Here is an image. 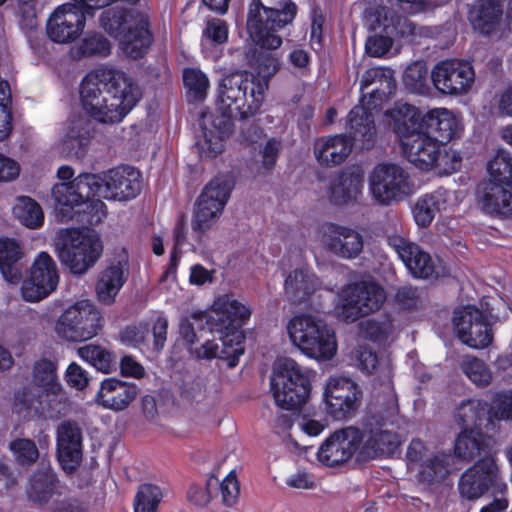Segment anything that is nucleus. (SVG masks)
I'll return each mask as SVG.
<instances>
[{
	"instance_id": "1",
	"label": "nucleus",
	"mask_w": 512,
	"mask_h": 512,
	"mask_svg": "<svg viewBox=\"0 0 512 512\" xmlns=\"http://www.w3.org/2000/svg\"><path fill=\"white\" fill-rule=\"evenodd\" d=\"M141 172L130 165L109 169L103 177L82 173L72 182L55 184L52 196L62 222L75 221L83 226L97 225L106 217V205L99 198L118 201L136 198L142 190Z\"/></svg>"
},
{
	"instance_id": "2",
	"label": "nucleus",
	"mask_w": 512,
	"mask_h": 512,
	"mask_svg": "<svg viewBox=\"0 0 512 512\" xmlns=\"http://www.w3.org/2000/svg\"><path fill=\"white\" fill-rule=\"evenodd\" d=\"M80 103L87 115L101 123L120 122L139 102L142 92L123 71L99 67L80 83Z\"/></svg>"
},
{
	"instance_id": "3",
	"label": "nucleus",
	"mask_w": 512,
	"mask_h": 512,
	"mask_svg": "<svg viewBox=\"0 0 512 512\" xmlns=\"http://www.w3.org/2000/svg\"><path fill=\"white\" fill-rule=\"evenodd\" d=\"M199 316L205 317L210 332L219 335L222 349L219 350L218 344L214 341L207 340L195 349L196 357L206 360L219 358L226 360L229 368L236 367L245 351V335L242 328L249 320L251 310L232 295L225 294L214 301L209 313Z\"/></svg>"
},
{
	"instance_id": "4",
	"label": "nucleus",
	"mask_w": 512,
	"mask_h": 512,
	"mask_svg": "<svg viewBox=\"0 0 512 512\" xmlns=\"http://www.w3.org/2000/svg\"><path fill=\"white\" fill-rule=\"evenodd\" d=\"M362 92L361 105L354 106L348 113V123L357 136L371 144L376 135L373 110L381 107L396 92V81L389 68L373 67L367 69L360 81Z\"/></svg>"
},
{
	"instance_id": "5",
	"label": "nucleus",
	"mask_w": 512,
	"mask_h": 512,
	"mask_svg": "<svg viewBox=\"0 0 512 512\" xmlns=\"http://www.w3.org/2000/svg\"><path fill=\"white\" fill-rule=\"evenodd\" d=\"M489 180L477 185L476 200L488 215L512 219V156L499 149L488 162Z\"/></svg>"
},
{
	"instance_id": "6",
	"label": "nucleus",
	"mask_w": 512,
	"mask_h": 512,
	"mask_svg": "<svg viewBox=\"0 0 512 512\" xmlns=\"http://www.w3.org/2000/svg\"><path fill=\"white\" fill-rule=\"evenodd\" d=\"M102 253L103 243L94 230L87 227L65 228L57 233L55 254L72 275L86 274Z\"/></svg>"
},
{
	"instance_id": "7",
	"label": "nucleus",
	"mask_w": 512,
	"mask_h": 512,
	"mask_svg": "<svg viewBox=\"0 0 512 512\" xmlns=\"http://www.w3.org/2000/svg\"><path fill=\"white\" fill-rule=\"evenodd\" d=\"M297 10L292 0L280 3L279 8L266 7L261 0H252L247 15V31L251 40L261 49H278L283 42L279 31L293 22Z\"/></svg>"
},
{
	"instance_id": "8",
	"label": "nucleus",
	"mask_w": 512,
	"mask_h": 512,
	"mask_svg": "<svg viewBox=\"0 0 512 512\" xmlns=\"http://www.w3.org/2000/svg\"><path fill=\"white\" fill-rule=\"evenodd\" d=\"M312 371L292 358L276 362L270 379L271 391L278 407L292 411L302 407L310 397Z\"/></svg>"
},
{
	"instance_id": "9",
	"label": "nucleus",
	"mask_w": 512,
	"mask_h": 512,
	"mask_svg": "<svg viewBox=\"0 0 512 512\" xmlns=\"http://www.w3.org/2000/svg\"><path fill=\"white\" fill-rule=\"evenodd\" d=\"M287 332L292 343L310 358L330 360L337 352L334 331L318 316H293L288 322Z\"/></svg>"
},
{
	"instance_id": "10",
	"label": "nucleus",
	"mask_w": 512,
	"mask_h": 512,
	"mask_svg": "<svg viewBox=\"0 0 512 512\" xmlns=\"http://www.w3.org/2000/svg\"><path fill=\"white\" fill-rule=\"evenodd\" d=\"M265 85V82L255 83L252 72H231L219 83L220 104L236 110L241 119L251 118L260 112L265 99Z\"/></svg>"
},
{
	"instance_id": "11",
	"label": "nucleus",
	"mask_w": 512,
	"mask_h": 512,
	"mask_svg": "<svg viewBox=\"0 0 512 512\" xmlns=\"http://www.w3.org/2000/svg\"><path fill=\"white\" fill-rule=\"evenodd\" d=\"M457 489L460 497L468 501H476L489 491L492 495L508 494V485L493 455L479 458L466 469L458 480Z\"/></svg>"
},
{
	"instance_id": "12",
	"label": "nucleus",
	"mask_w": 512,
	"mask_h": 512,
	"mask_svg": "<svg viewBox=\"0 0 512 512\" xmlns=\"http://www.w3.org/2000/svg\"><path fill=\"white\" fill-rule=\"evenodd\" d=\"M234 180L228 174H218L204 187L196 202L192 219L194 232L203 233L223 212L234 188Z\"/></svg>"
},
{
	"instance_id": "13",
	"label": "nucleus",
	"mask_w": 512,
	"mask_h": 512,
	"mask_svg": "<svg viewBox=\"0 0 512 512\" xmlns=\"http://www.w3.org/2000/svg\"><path fill=\"white\" fill-rule=\"evenodd\" d=\"M369 188L376 201L383 205L404 200L413 192L410 175L395 163L377 164L369 176Z\"/></svg>"
},
{
	"instance_id": "14",
	"label": "nucleus",
	"mask_w": 512,
	"mask_h": 512,
	"mask_svg": "<svg viewBox=\"0 0 512 512\" xmlns=\"http://www.w3.org/2000/svg\"><path fill=\"white\" fill-rule=\"evenodd\" d=\"M102 328L99 310L88 300H81L67 308L59 317L56 331L71 342H82L96 336Z\"/></svg>"
},
{
	"instance_id": "15",
	"label": "nucleus",
	"mask_w": 512,
	"mask_h": 512,
	"mask_svg": "<svg viewBox=\"0 0 512 512\" xmlns=\"http://www.w3.org/2000/svg\"><path fill=\"white\" fill-rule=\"evenodd\" d=\"M431 83L442 95L461 96L470 91L475 82V70L471 62L450 58L437 62L430 73Z\"/></svg>"
},
{
	"instance_id": "16",
	"label": "nucleus",
	"mask_w": 512,
	"mask_h": 512,
	"mask_svg": "<svg viewBox=\"0 0 512 512\" xmlns=\"http://www.w3.org/2000/svg\"><path fill=\"white\" fill-rule=\"evenodd\" d=\"M341 315L347 322L378 311L386 300L384 288L376 282L355 283L344 288L340 294Z\"/></svg>"
},
{
	"instance_id": "17",
	"label": "nucleus",
	"mask_w": 512,
	"mask_h": 512,
	"mask_svg": "<svg viewBox=\"0 0 512 512\" xmlns=\"http://www.w3.org/2000/svg\"><path fill=\"white\" fill-rule=\"evenodd\" d=\"M371 15L375 16L377 26L383 34H375L367 38L365 52L371 57H382L392 47L394 38H403L413 33L412 22L387 7L376 8Z\"/></svg>"
},
{
	"instance_id": "18",
	"label": "nucleus",
	"mask_w": 512,
	"mask_h": 512,
	"mask_svg": "<svg viewBox=\"0 0 512 512\" xmlns=\"http://www.w3.org/2000/svg\"><path fill=\"white\" fill-rule=\"evenodd\" d=\"M452 321L463 344L474 349H483L492 343V327L487 316L476 306L467 305L455 309Z\"/></svg>"
},
{
	"instance_id": "19",
	"label": "nucleus",
	"mask_w": 512,
	"mask_h": 512,
	"mask_svg": "<svg viewBox=\"0 0 512 512\" xmlns=\"http://www.w3.org/2000/svg\"><path fill=\"white\" fill-rule=\"evenodd\" d=\"M362 391L346 377L330 378L324 390L325 411L333 420H346L359 408Z\"/></svg>"
},
{
	"instance_id": "20",
	"label": "nucleus",
	"mask_w": 512,
	"mask_h": 512,
	"mask_svg": "<svg viewBox=\"0 0 512 512\" xmlns=\"http://www.w3.org/2000/svg\"><path fill=\"white\" fill-rule=\"evenodd\" d=\"M59 273L56 262L47 252H40L34 260L30 275L22 282L21 295L27 302H38L58 286Z\"/></svg>"
},
{
	"instance_id": "21",
	"label": "nucleus",
	"mask_w": 512,
	"mask_h": 512,
	"mask_svg": "<svg viewBox=\"0 0 512 512\" xmlns=\"http://www.w3.org/2000/svg\"><path fill=\"white\" fill-rule=\"evenodd\" d=\"M386 426L383 419L375 417L368 418L363 423V429H361L363 441L358 454L361 460L368 461L390 456L398 450L401 444L400 436Z\"/></svg>"
},
{
	"instance_id": "22",
	"label": "nucleus",
	"mask_w": 512,
	"mask_h": 512,
	"mask_svg": "<svg viewBox=\"0 0 512 512\" xmlns=\"http://www.w3.org/2000/svg\"><path fill=\"white\" fill-rule=\"evenodd\" d=\"M363 441L361 429L354 426L333 432L321 444L317 459L328 467H337L349 461L356 451L359 452Z\"/></svg>"
},
{
	"instance_id": "23",
	"label": "nucleus",
	"mask_w": 512,
	"mask_h": 512,
	"mask_svg": "<svg viewBox=\"0 0 512 512\" xmlns=\"http://www.w3.org/2000/svg\"><path fill=\"white\" fill-rule=\"evenodd\" d=\"M56 454L65 472L73 473L80 466L83 444L82 430L77 422L66 420L57 427Z\"/></svg>"
},
{
	"instance_id": "24",
	"label": "nucleus",
	"mask_w": 512,
	"mask_h": 512,
	"mask_svg": "<svg viewBox=\"0 0 512 512\" xmlns=\"http://www.w3.org/2000/svg\"><path fill=\"white\" fill-rule=\"evenodd\" d=\"M347 125L349 123L347 122ZM350 127V126H348ZM350 136L345 134H337L320 138L315 143V156L318 162L326 167L337 166L343 163L350 155L354 141L362 142L363 148L370 149L374 146L375 137L372 138L371 144L357 136L354 131L349 128Z\"/></svg>"
},
{
	"instance_id": "25",
	"label": "nucleus",
	"mask_w": 512,
	"mask_h": 512,
	"mask_svg": "<svg viewBox=\"0 0 512 512\" xmlns=\"http://www.w3.org/2000/svg\"><path fill=\"white\" fill-rule=\"evenodd\" d=\"M388 243L414 277L427 279L434 274L435 264L432 257L419 245L401 236L389 237Z\"/></svg>"
},
{
	"instance_id": "26",
	"label": "nucleus",
	"mask_w": 512,
	"mask_h": 512,
	"mask_svg": "<svg viewBox=\"0 0 512 512\" xmlns=\"http://www.w3.org/2000/svg\"><path fill=\"white\" fill-rule=\"evenodd\" d=\"M407 160L422 171H429L439 166L441 145L421 131L415 133L410 139L403 140L401 144Z\"/></svg>"
},
{
	"instance_id": "27",
	"label": "nucleus",
	"mask_w": 512,
	"mask_h": 512,
	"mask_svg": "<svg viewBox=\"0 0 512 512\" xmlns=\"http://www.w3.org/2000/svg\"><path fill=\"white\" fill-rule=\"evenodd\" d=\"M239 116L236 110L219 106L216 113L211 115V125L213 130L204 128V144L203 149L206 150L207 156L216 157L224 150L223 141L227 139L234 129V118Z\"/></svg>"
},
{
	"instance_id": "28",
	"label": "nucleus",
	"mask_w": 512,
	"mask_h": 512,
	"mask_svg": "<svg viewBox=\"0 0 512 512\" xmlns=\"http://www.w3.org/2000/svg\"><path fill=\"white\" fill-rule=\"evenodd\" d=\"M153 43L154 35L151 30L150 17L147 13L140 15L132 28L119 40L123 53L133 60L144 58Z\"/></svg>"
},
{
	"instance_id": "29",
	"label": "nucleus",
	"mask_w": 512,
	"mask_h": 512,
	"mask_svg": "<svg viewBox=\"0 0 512 512\" xmlns=\"http://www.w3.org/2000/svg\"><path fill=\"white\" fill-rule=\"evenodd\" d=\"M459 122L446 108L428 111L422 119V131L441 145H446L459 134Z\"/></svg>"
},
{
	"instance_id": "30",
	"label": "nucleus",
	"mask_w": 512,
	"mask_h": 512,
	"mask_svg": "<svg viewBox=\"0 0 512 512\" xmlns=\"http://www.w3.org/2000/svg\"><path fill=\"white\" fill-rule=\"evenodd\" d=\"M138 387L117 378H107L101 382L96 395L97 402L104 408L121 411L136 398Z\"/></svg>"
},
{
	"instance_id": "31",
	"label": "nucleus",
	"mask_w": 512,
	"mask_h": 512,
	"mask_svg": "<svg viewBox=\"0 0 512 512\" xmlns=\"http://www.w3.org/2000/svg\"><path fill=\"white\" fill-rule=\"evenodd\" d=\"M503 15L502 0H476L467 18L474 31L489 36L495 32Z\"/></svg>"
},
{
	"instance_id": "32",
	"label": "nucleus",
	"mask_w": 512,
	"mask_h": 512,
	"mask_svg": "<svg viewBox=\"0 0 512 512\" xmlns=\"http://www.w3.org/2000/svg\"><path fill=\"white\" fill-rule=\"evenodd\" d=\"M327 249L346 259L356 258L363 249V238L355 230L330 223L327 226Z\"/></svg>"
},
{
	"instance_id": "33",
	"label": "nucleus",
	"mask_w": 512,
	"mask_h": 512,
	"mask_svg": "<svg viewBox=\"0 0 512 512\" xmlns=\"http://www.w3.org/2000/svg\"><path fill=\"white\" fill-rule=\"evenodd\" d=\"M128 266L126 261H117L108 265L99 274L95 285L97 299L104 305H111L127 280Z\"/></svg>"
},
{
	"instance_id": "34",
	"label": "nucleus",
	"mask_w": 512,
	"mask_h": 512,
	"mask_svg": "<svg viewBox=\"0 0 512 512\" xmlns=\"http://www.w3.org/2000/svg\"><path fill=\"white\" fill-rule=\"evenodd\" d=\"M386 116L390 119L392 130L401 144H403V140L410 139L412 135L422 131L424 115L412 104H396L386 112Z\"/></svg>"
},
{
	"instance_id": "35",
	"label": "nucleus",
	"mask_w": 512,
	"mask_h": 512,
	"mask_svg": "<svg viewBox=\"0 0 512 512\" xmlns=\"http://www.w3.org/2000/svg\"><path fill=\"white\" fill-rule=\"evenodd\" d=\"M492 448L491 438L482 429L464 428L454 443L456 457L468 461L492 455Z\"/></svg>"
},
{
	"instance_id": "36",
	"label": "nucleus",
	"mask_w": 512,
	"mask_h": 512,
	"mask_svg": "<svg viewBox=\"0 0 512 512\" xmlns=\"http://www.w3.org/2000/svg\"><path fill=\"white\" fill-rule=\"evenodd\" d=\"M144 14L138 10L112 7L102 12L100 23L111 37L119 41L132 28L136 19Z\"/></svg>"
},
{
	"instance_id": "37",
	"label": "nucleus",
	"mask_w": 512,
	"mask_h": 512,
	"mask_svg": "<svg viewBox=\"0 0 512 512\" xmlns=\"http://www.w3.org/2000/svg\"><path fill=\"white\" fill-rule=\"evenodd\" d=\"M449 455L436 453L426 458L420 465L417 480L425 490L434 491L449 475Z\"/></svg>"
},
{
	"instance_id": "38",
	"label": "nucleus",
	"mask_w": 512,
	"mask_h": 512,
	"mask_svg": "<svg viewBox=\"0 0 512 512\" xmlns=\"http://www.w3.org/2000/svg\"><path fill=\"white\" fill-rule=\"evenodd\" d=\"M22 257V248L15 239L0 237V272L10 284H18L22 280L19 264Z\"/></svg>"
},
{
	"instance_id": "39",
	"label": "nucleus",
	"mask_w": 512,
	"mask_h": 512,
	"mask_svg": "<svg viewBox=\"0 0 512 512\" xmlns=\"http://www.w3.org/2000/svg\"><path fill=\"white\" fill-rule=\"evenodd\" d=\"M455 417L462 429H482L492 422L488 403L481 399L463 400L457 407Z\"/></svg>"
},
{
	"instance_id": "40",
	"label": "nucleus",
	"mask_w": 512,
	"mask_h": 512,
	"mask_svg": "<svg viewBox=\"0 0 512 512\" xmlns=\"http://www.w3.org/2000/svg\"><path fill=\"white\" fill-rule=\"evenodd\" d=\"M318 281L308 269L299 268L290 272L284 282V289L289 298L297 303L309 300L316 291Z\"/></svg>"
},
{
	"instance_id": "41",
	"label": "nucleus",
	"mask_w": 512,
	"mask_h": 512,
	"mask_svg": "<svg viewBox=\"0 0 512 512\" xmlns=\"http://www.w3.org/2000/svg\"><path fill=\"white\" fill-rule=\"evenodd\" d=\"M363 186V176L359 172L342 171L330 186V198L336 205L346 204L357 198Z\"/></svg>"
},
{
	"instance_id": "42",
	"label": "nucleus",
	"mask_w": 512,
	"mask_h": 512,
	"mask_svg": "<svg viewBox=\"0 0 512 512\" xmlns=\"http://www.w3.org/2000/svg\"><path fill=\"white\" fill-rule=\"evenodd\" d=\"M246 64L251 68L255 83L265 82L266 91L269 81L279 69V62L271 53L249 48L244 53Z\"/></svg>"
},
{
	"instance_id": "43",
	"label": "nucleus",
	"mask_w": 512,
	"mask_h": 512,
	"mask_svg": "<svg viewBox=\"0 0 512 512\" xmlns=\"http://www.w3.org/2000/svg\"><path fill=\"white\" fill-rule=\"evenodd\" d=\"M58 478L51 470H38L30 477L28 498L39 504L47 503L54 495Z\"/></svg>"
},
{
	"instance_id": "44",
	"label": "nucleus",
	"mask_w": 512,
	"mask_h": 512,
	"mask_svg": "<svg viewBox=\"0 0 512 512\" xmlns=\"http://www.w3.org/2000/svg\"><path fill=\"white\" fill-rule=\"evenodd\" d=\"M431 79L428 67L424 61H415L403 73L402 82L410 93L426 95L430 91Z\"/></svg>"
},
{
	"instance_id": "45",
	"label": "nucleus",
	"mask_w": 512,
	"mask_h": 512,
	"mask_svg": "<svg viewBox=\"0 0 512 512\" xmlns=\"http://www.w3.org/2000/svg\"><path fill=\"white\" fill-rule=\"evenodd\" d=\"M13 212L21 224L36 229L44 223V213L39 203L29 196H20Z\"/></svg>"
},
{
	"instance_id": "46",
	"label": "nucleus",
	"mask_w": 512,
	"mask_h": 512,
	"mask_svg": "<svg viewBox=\"0 0 512 512\" xmlns=\"http://www.w3.org/2000/svg\"><path fill=\"white\" fill-rule=\"evenodd\" d=\"M110 51L111 44L103 34L89 32L76 47L75 55L78 59L91 56L105 57L110 54Z\"/></svg>"
},
{
	"instance_id": "47",
	"label": "nucleus",
	"mask_w": 512,
	"mask_h": 512,
	"mask_svg": "<svg viewBox=\"0 0 512 512\" xmlns=\"http://www.w3.org/2000/svg\"><path fill=\"white\" fill-rule=\"evenodd\" d=\"M78 356L103 373H110L115 365L114 355L99 345L88 344L80 347Z\"/></svg>"
},
{
	"instance_id": "48",
	"label": "nucleus",
	"mask_w": 512,
	"mask_h": 512,
	"mask_svg": "<svg viewBox=\"0 0 512 512\" xmlns=\"http://www.w3.org/2000/svg\"><path fill=\"white\" fill-rule=\"evenodd\" d=\"M33 377L36 384L47 392L56 394L61 389L57 377V365L49 359L42 358L34 364Z\"/></svg>"
},
{
	"instance_id": "49",
	"label": "nucleus",
	"mask_w": 512,
	"mask_h": 512,
	"mask_svg": "<svg viewBox=\"0 0 512 512\" xmlns=\"http://www.w3.org/2000/svg\"><path fill=\"white\" fill-rule=\"evenodd\" d=\"M183 84L196 101H203L207 96L210 82L207 75L196 67H187L182 73Z\"/></svg>"
},
{
	"instance_id": "50",
	"label": "nucleus",
	"mask_w": 512,
	"mask_h": 512,
	"mask_svg": "<svg viewBox=\"0 0 512 512\" xmlns=\"http://www.w3.org/2000/svg\"><path fill=\"white\" fill-rule=\"evenodd\" d=\"M162 497L159 486L151 483L141 484L134 499V512H157Z\"/></svg>"
},
{
	"instance_id": "51",
	"label": "nucleus",
	"mask_w": 512,
	"mask_h": 512,
	"mask_svg": "<svg viewBox=\"0 0 512 512\" xmlns=\"http://www.w3.org/2000/svg\"><path fill=\"white\" fill-rule=\"evenodd\" d=\"M463 373L479 387H486L492 380V373L486 363L474 356L466 357L461 363Z\"/></svg>"
},
{
	"instance_id": "52",
	"label": "nucleus",
	"mask_w": 512,
	"mask_h": 512,
	"mask_svg": "<svg viewBox=\"0 0 512 512\" xmlns=\"http://www.w3.org/2000/svg\"><path fill=\"white\" fill-rule=\"evenodd\" d=\"M9 449L16 462L23 467L31 466L39 457L38 448L32 439L16 438L9 443Z\"/></svg>"
},
{
	"instance_id": "53",
	"label": "nucleus",
	"mask_w": 512,
	"mask_h": 512,
	"mask_svg": "<svg viewBox=\"0 0 512 512\" xmlns=\"http://www.w3.org/2000/svg\"><path fill=\"white\" fill-rule=\"evenodd\" d=\"M11 94L9 84L0 78V141L5 140L12 131Z\"/></svg>"
},
{
	"instance_id": "54",
	"label": "nucleus",
	"mask_w": 512,
	"mask_h": 512,
	"mask_svg": "<svg viewBox=\"0 0 512 512\" xmlns=\"http://www.w3.org/2000/svg\"><path fill=\"white\" fill-rule=\"evenodd\" d=\"M364 336L377 343L384 342L393 332V320L389 316H385L381 320L368 319L361 324Z\"/></svg>"
},
{
	"instance_id": "55",
	"label": "nucleus",
	"mask_w": 512,
	"mask_h": 512,
	"mask_svg": "<svg viewBox=\"0 0 512 512\" xmlns=\"http://www.w3.org/2000/svg\"><path fill=\"white\" fill-rule=\"evenodd\" d=\"M229 28L225 20L211 18L207 20L202 32L205 41L213 45H222L228 41Z\"/></svg>"
},
{
	"instance_id": "56",
	"label": "nucleus",
	"mask_w": 512,
	"mask_h": 512,
	"mask_svg": "<svg viewBox=\"0 0 512 512\" xmlns=\"http://www.w3.org/2000/svg\"><path fill=\"white\" fill-rule=\"evenodd\" d=\"M489 412L492 420H512V391L497 392L492 398Z\"/></svg>"
},
{
	"instance_id": "57",
	"label": "nucleus",
	"mask_w": 512,
	"mask_h": 512,
	"mask_svg": "<svg viewBox=\"0 0 512 512\" xmlns=\"http://www.w3.org/2000/svg\"><path fill=\"white\" fill-rule=\"evenodd\" d=\"M311 25L309 44L313 51L320 52L324 48L323 27L325 16L319 7H315L311 11Z\"/></svg>"
},
{
	"instance_id": "58",
	"label": "nucleus",
	"mask_w": 512,
	"mask_h": 512,
	"mask_svg": "<svg viewBox=\"0 0 512 512\" xmlns=\"http://www.w3.org/2000/svg\"><path fill=\"white\" fill-rule=\"evenodd\" d=\"M420 300L421 290L411 285L401 286L395 293V302L401 310H416L419 306Z\"/></svg>"
},
{
	"instance_id": "59",
	"label": "nucleus",
	"mask_w": 512,
	"mask_h": 512,
	"mask_svg": "<svg viewBox=\"0 0 512 512\" xmlns=\"http://www.w3.org/2000/svg\"><path fill=\"white\" fill-rule=\"evenodd\" d=\"M222 502L227 507H232L238 501L240 495V484L234 471L223 479L220 484Z\"/></svg>"
},
{
	"instance_id": "60",
	"label": "nucleus",
	"mask_w": 512,
	"mask_h": 512,
	"mask_svg": "<svg viewBox=\"0 0 512 512\" xmlns=\"http://www.w3.org/2000/svg\"><path fill=\"white\" fill-rule=\"evenodd\" d=\"M249 118L241 119L239 141L245 145H252L264 137V130L256 121H248Z\"/></svg>"
},
{
	"instance_id": "61",
	"label": "nucleus",
	"mask_w": 512,
	"mask_h": 512,
	"mask_svg": "<svg viewBox=\"0 0 512 512\" xmlns=\"http://www.w3.org/2000/svg\"><path fill=\"white\" fill-rule=\"evenodd\" d=\"M282 145L281 141L276 138H270L266 142L263 150H262V167L266 171H271L274 169L278 157L280 155Z\"/></svg>"
},
{
	"instance_id": "62",
	"label": "nucleus",
	"mask_w": 512,
	"mask_h": 512,
	"mask_svg": "<svg viewBox=\"0 0 512 512\" xmlns=\"http://www.w3.org/2000/svg\"><path fill=\"white\" fill-rule=\"evenodd\" d=\"M413 213L417 225L425 228L432 223L437 212L433 209V207L428 203L426 198L423 196L417 201Z\"/></svg>"
},
{
	"instance_id": "63",
	"label": "nucleus",
	"mask_w": 512,
	"mask_h": 512,
	"mask_svg": "<svg viewBox=\"0 0 512 512\" xmlns=\"http://www.w3.org/2000/svg\"><path fill=\"white\" fill-rule=\"evenodd\" d=\"M65 378L68 385L77 390L85 389L89 382L86 371L75 362L68 366Z\"/></svg>"
},
{
	"instance_id": "64",
	"label": "nucleus",
	"mask_w": 512,
	"mask_h": 512,
	"mask_svg": "<svg viewBox=\"0 0 512 512\" xmlns=\"http://www.w3.org/2000/svg\"><path fill=\"white\" fill-rule=\"evenodd\" d=\"M424 197L433 207V209L438 213L447 210L451 202L452 192L443 187H439Z\"/></svg>"
}]
</instances>
